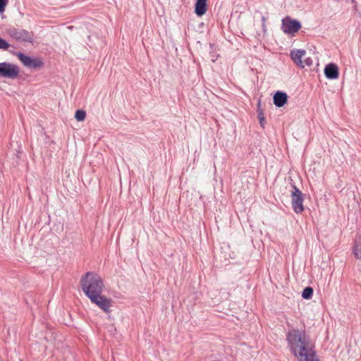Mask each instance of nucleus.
<instances>
[{
  "label": "nucleus",
  "mask_w": 361,
  "mask_h": 361,
  "mask_svg": "<svg viewBox=\"0 0 361 361\" xmlns=\"http://www.w3.org/2000/svg\"><path fill=\"white\" fill-rule=\"evenodd\" d=\"M288 346L298 361H319L315 345L305 330L292 329L286 334Z\"/></svg>",
  "instance_id": "f257e3e1"
},
{
  "label": "nucleus",
  "mask_w": 361,
  "mask_h": 361,
  "mask_svg": "<svg viewBox=\"0 0 361 361\" xmlns=\"http://www.w3.org/2000/svg\"><path fill=\"white\" fill-rule=\"evenodd\" d=\"M81 288L87 298L102 293L104 285L100 276L94 272H87L81 277Z\"/></svg>",
  "instance_id": "f03ea898"
},
{
  "label": "nucleus",
  "mask_w": 361,
  "mask_h": 361,
  "mask_svg": "<svg viewBox=\"0 0 361 361\" xmlns=\"http://www.w3.org/2000/svg\"><path fill=\"white\" fill-rule=\"evenodd\" d=\"M301 28V23L295 19L287 16L282 19L281 30L286 34L294 36Z\"/></svg>",
  "instance_id": "7ed1b4c3"
},
{
  "label": "nucleus",
  "mask_w": 361,
  "mask_h": 361,
  "mask_svg": "<svg viewBox=\"0 0 361 361\" xmlns=\"http://www.w3.org/2000/svg\"><path fill=\"white\" fill-rule=\"evenodd\" d=\"M303 202V194L295 185H293V190L291 192V204L295 213L301 214L304 211Z\"/></svg>",
  "instance_id": "20e7f679"
},
{
  "label": "nucleus",
  "mask_w": 361,
  "mask_h": 361,
  "mask_svg": "<svg viewBox=\"0 0 361 361\" xmlns=\"http://www.w3.org/2000/svg\"><path fill=\"white\" fill-rule=\"evenodd\" d=\"M19 74V68L18 66L3 62L0 63V78H16Z\"/></svg>",
  "instance_id": "39448f33"
},
{
  "label": "nucleus",
  "mask_w": 361,
  "mask_h": 361,
  "mask_svg": "<svg viewBox=\"0 0 361 361\" xmlns=\"http://www.w3.org/2000/svg\"><path fill=\"white\" fill-rule=\"evenodd\" d=\"M8 35L13 39L23 42H32L33 35L27 30L19 28H13L8 30Z\"/></svg>",
  "instance_id": "423d86ee"
},
{
  "label": "nucleus",
  "mask_w": 361,
  "mask_h": 361,
  "mask_svg": "<svg viewBox=\"0 0 361 361\" xmlns=\"http://www.w3.org/2000/svg\"><path fill=\"white\" fill-rule=\"evenodd\" d=\"M90 301L97 305L101 310H102L105 312H109L110 310V307L111 306V300L107 298L106 296L103 295L102 293H99L97 295H94L88 298Z\"/></svg>",
  "instance_id": "0eeeda50"
},
{
  "label": "nucleus",
  "mask_w": 361,
  "mask_h": 361,
  "mask_svg": "<svg viewBox=\"0 0 361 361\" xmlns=\"http://www.w3.org/2000/svg\"><path fill=\"white\" fill-rule=\"evenodd\" d=\"M16 56H18V59L22 62V63L27 68H36L42 66L43 64L40 59L32 58L21 52L17 53Z\"/></svg>",
  "instance_id": "6e6552de"
},
{
  "label": "nucleus",
  "mask_w": 361,
  "mask_h": 361,
  "mask_svg": "<svg viewBox=\"0 0 361 361\" xmlns=\"http://www.w3.org/2000/svg\"><path fill=\"white\" fill-rule=\"evenodd\" d=\"M325 76L330 80L337 79L339 75L338 68L335 63H329L324 68Z\"/></svg>",
  "instance_id": "1a4fd4ad"
},
{
  "label": "nucleus",
  "mask_w": 361,
  "mask_h": 361,
  "mask_svg": "<svg viewBox=\"0 0 361 361\" xmlns=\"http://www.w3.org/2000/svg\"><path fill=\"white\" fill-rule=\"evenodd\" d=\"M306 51L304 49H297L290 51V56L294 63L301 67L304 68L303 61L302 59L305 56Z\"/></svg>",
  "instance_id": "9d476101"
},
{
  "label": "nucleus",
  "mask_w": 361,
  "mask_h": 361,
  "mask_svg": "<svg viewBox=\"0 0 361 361\" xmlns=\"http://www.w3.org/2000/svg\"><path fill=\"white\" fill-rule=\"evenodd\" d=\"M274 104L277 107L283 106L288 102V95L286 92L277 91L273 97Z\"/></svg>",
  "instance_id": "9b49d317"
},
{
  "label": "nucleus",
  "mask_w": 361,
  "mask_h": 361,
  "mask_svg": "<svg viewBox=\"0 0 361 361\" xmlns=\"http://www.w3.org/2000/svg\"><path fill=\"white\" fill-rule=\"evenodd\" d=\"M353 253L355 257L361 260V236L356 238L353 247Z\"/></svg>",
  "instance_id": "f8f14e48"
},
{
  "label": "nucleus",
  "mask_w": 361,
  "mask_h": 361,
  "mask_svg": "<svg viewBox=\"0 0 361 361\" xmlns=\"http://www.w3.org/2000/svg\"><path fill=\"white\" fill-rule=\"evenodd\" d=\"M210 48L212 51L209 52V58L211 61L215 62L219 54H218V50L216 46L214 44H209Z\"/></svg>",
  "instance_id": "ddd939ff"
},
{
  "label": "nucleus",
  "mask_w": 361,
  "mask_h": 361,
  "mask_svg": "<svg viewBox=\"0 0 361 361\" xmlns=\"http://www.w3.org/2000/svg\"><path fill=\"white\" fill-rule=\"evenodd\" d=\"M313 295V289L310 286H307L304 288L302 293V297L304 299H310L312 298Z\"/></svg>",
  "instance_id": "4468645a"
},
{
  "label": "nucleus",
  "mask_w": 361,
  "mask_h": 361,
  "mask_svg": "<svg viewBox=\"0 0 361 361\" xmlns=\"http://www.w3.org/2000/svg\"><path fill=\"white\" fill-rule=\"evenodd\" d=\"M195 13L198 16H202L203 15V0L197 1Z\"/></svg>",
  "instance_id": "2eb2a0df"
},
{
  "label": "nucleus",
  "mask_w": 361,
  "mask_h": 361,
  "mask_svg": "<svg viewBox=\"0 0 361 361\" xmlns=\"http://www.w3.org/2000/svg\"><path fill=\"white\" fill-rule=\"evenodd\" d=\"M259 104H260V103H259ZM259 105H258V109H257L258 118H259L260 126L264 128L265 119H264V116L262 110L259 109Z\"/></svg>",
  "instance_id": "dca6fc26"
},
{
  "label": "nucleus",
  "mask_w": 361,
  "mask_h": 361,
  "mask_svg": "<svg viewBox=\"0 0 361 361\" xmlns=\"http://www.w3.org/2000/svg\"><path fill=\"white\" fill-rule=\"evenodd\" d=\"M86 116V113L82 110H77L75 114V117L78 121H82Z\"/></svg>",
  "instance_id": "f3484780"
},
{
  "label": "nucleus",
  "mask_w": 361,
  "mask_h": 361,
  "mask_svg": "<svg viewBox=\"0 0 361 361\" xmlns=\"http://www.w3.org/2000/svg\"><path fill=\"white\" fill-rule=\"evenodd\" d=\"M10 47V44L4 39L0 37V49L7 50Z\"/></svg>",
  "instance_id": "a211bd4d"
},
{
  "label": "nucleus",
  "mask_w": 361,
  "mask_h": 361,
  "mask_svg": "<svg viewBox=\"0 0 361 361\" xmlns=\"http://www.w3.org/2000/svg\"><path fill=\"white\" fill-rule=\"evenodd\" d=\"M8 2V0H0V13H3L5 11Z\"/></svg>",
  "instance_id": "6ab92c4d"
},
{
  "label": "nucleus",
  "mask_w": 361,
  "mask_h": 361,
  "mask_svg": "<svg viewBox=\"0 0 361 361\" xmlns=\"http://www.w3.org/2000/svg\"><path fill=\"white\" fill-rule=\"evenodd\" d=\"M312 62H313L312 59L310 57H307V58L305 59V60L303 61L304 67L305 66H311L312 65Z\"/></svg>",
  "instance_id": "aec40b11"
},
{
  "label": "nucleus",
  "mask_w": 361,
  "mask_h": 361,
  "mask_svg": "<svg viewBox=\"0 0 361 361\" xmlns=\"http://www.w3.org/2000/svg\"><path fill=\"white\" fill-rule=\"evenodd\" d=\"M207 0H204V13L206 12L207 11V3H206Z\"/></svg>",
  "instance_id": "412c9836"
}]
</instances>
